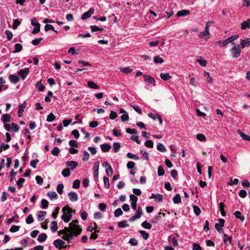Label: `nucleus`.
<instances>
[{"label":"nucleus","mask_w":250,"mask_h":250,"mask_svg":"<svg viewBox=\"0 0 250 250\" xmlns=\"http://www.w3.org/2000/svg\"><path fill=\"white\" fill-rule=\"evenodd\" d=\"M63 188L64 186L62 184H59L58 185L57 187V190L60 194H62V193Z\"/></svg>","instance_id":"48"},{"label":"nucleus","mask_w":250,"mask_h":250,"mask_svg":"<svg viewBox=\"0 0 250 250\" xmlns=\"http://www.w3.org/2000/svg\"><path fill=\"white\" fill-rule=\"evenodd\" d=\"M49 30H52L55 33H58V31L55 30L53 25L48 24H46L44 26V30L45 31H48Z\"/></svg>","instance_id":"31"},{"label":"nucleus","mask_w":250,"mask_h":250,"mask_svg":"<svg viewBox=\"0 0 250 250\" xmlns=\"http://www.w3.org/2000/svg\"><path fill=\"white\" fill-rule=\"evenodd\" d=\"M102 150L104 152H108L111 148V146L107 144H104L101 145Z\"/></svg>","instance_id":"19"},{"label":"nucleus","mask_w":250,"mask_h":250,"mask_svg":"<svg viewBox=\"0 0 250 250\" xmlns=\"http://www.w3.org/2000/svg\"><path fill=\"white\" fill-rule=\"evenodd\" d=\"M80 181L79 180H75L74 181L73 183V186L72 187L74 188H78L80 187Z\"/></svg>","instance_id":"47"},{"label":"nucleus","mask_w":250,"mask_h":250,"mask_svg":"<svg viewBox=\"0 0 250 250\" xmlns=\"http://www.w3.org/2000/svg\"><path fill=\"white\" fill-rule=\"evenodd\" d=\"M121 119L122 121L123 122H127L129 120V116L128 114L126 113L125 114H123L121 116Z\"/></svg>","instance_id":"62"},{"label":"nucleus","mask_w":250,"mask_h":250,"mask_svg":"<svg viewBox=\"0 0 250 250\" xmlns=\"http://www.w3.org/2000/svg\"><path fill=\"white\" fill-rule=\"evenodd\" d=\"M224 242L227 245H230L231 243V237L228 236V235L226 234H224Z\"/></svg>","instance_id":"22"},{"label":"nucleus","mask_w":250,"mask_h":250,"mask_svg":"<svg viewBox=\"0 0 250 250\" xmlns=\"http://www.w3.org/2000/svg\"><path fill=\"white\" fill-rule=\"evenodd\" d=\"M173 201L174 204H178L181 203V198L179 193L176 194V195L173 197Z\"/></svg>","instance_id":"29"},{"label":"nucleus","mask_w":250,"mask_h":250,"mask_svg":"<svg viewBox=\"0 0 250 250\" xmlns=\"http://www.w3.org/2000/svg\"><path fill=\"white\" fill-rule=\"evenodd\" d=\"M126 132L127 133L130 134H135L137 133V131L136 129L133 128H127L125 130Z\"/></svg>","instance_id":"59"},{"label":"nucleus","mask_w":250,"mask_h":250,"mask_svg":"<svg viewBox=\"0 0 250 250\" xmlns=\"http://www.w3.org/2000/svg\"><path fill=\"white\" fill-rule=\"evenodd\" d=\"M221 214L223 216H225L226 215V212L224 209L225 207V204L223 202H221L219 204Z\"/></svg>","instance_id":"25"},{"label":"nucleus","mask_w":250,"mask_h":250,"mask_svg":"<svg viewBox=\"0 0 250 250\" xmlns=\"http://www.w3.org/2000/svg\"><path fill=\"white\" fill-rule=\"evenodd\" d=\"M196 138L200 141H205L206 140V137L203 134H198L196 135Z\"/></svg>","instance_id":"57"},{"label":"nucleus","mask_w":250,"mask_h":250,"mask_svg":"<svg viewBox=\"0 0 250 250\" xmlns=\"http://www.w3.org/2000/svg\"><path fill=\"white\" fill-rule=\"evenodd\" d=\"M232 44L233 46L230 49V52L232 54V57L234 58L239 57L241 54V50L239 49L240 45L239 44H236L235 42H232Z\"/></svg>","instance_id":"2"},{"label":"nucleus","mask_w":250,"mask_h":250,"mask_svg":"<svg viewBox=\"0 0 250 250\" xmlns=\"http://www.w3.org/2000/svg\"><path fill=\"white\" fill-rule=\"evenodd\" d=\"M161 78L164 81H167L169 80L171 76L168 73H161L160 75Z\"/></svg>","instance_id":"24"},{"label":"nucleus","mask_w":250,"mask_h":250,"mask_svg":"<svg viewBox=\"0 0 250 250\" xmlns=\"http://www.w3.org/2000/svg\"><path fill=\"white\" fill-rule=\"evenodd\" d=\"M154 62L155 63H162L164 62V60L159 56H156L154 58Z\"/></svg>","instance_id":"39"},{"label":"nucleus","mask_w":250,"mask_h":250,"mask_svg":"<svg viewBox=\"0 0 250 250\" xmlns=\"http://www.w3.org/2000/svg\"><path fill=\"white\" fill-rule=\"evenodd\" d=\"M89 154L87 151L84 150L83 151V156L82 157V160L83 161L87 162L89 160Z\"/></svg>","instance_id":"33"},{"label":"nucleus","mask_w":250,"mask_h":250,"mask_svg":"<svg viewBox=\"0 0 250 250\" xmlns=\"http://www.w3.org/2000/svg\"><path fill=\"white\" fill-rule=\"evenodd\" d=\"M123 214L122 210L120 208L116 209L114 211V215L115 217H118Z\"/></svg>","instance_id":"45"},{"label":"nucleus","mask_w":250,"mask_h":250,"mask_svg":"<svg viewBox=\"0 0 250 250\" xmlns=\"http://www.w3.org/2000/svg\"><path fill=\"white\" fill-rule=\"evenodd\" d=\"M36 18H34L31 21V24L35 26L32 31V33L33 34H36L40 31L41 25L39 22L36 21Z\"/></svg>","instance_id":"5"},{"label":"nucleus","mask_w":250,"mask_h":250,"mask_svg":"<svg viewBox=\"0 0 250 250\" xmlns=\"http://www.w3.org/2000/svg\"><path fill=\"white\" fill-rule=\"evenodd\" d=\"M60 210V208L58 207H57L55 209V211L52 213V217L54 219H56L58 217V215L59 214Z\"/></svg>","instance_id":"56"},{"label":"nucleus","mask_w":250,"mask_h":250,"mask_svg":"<svg viewBox=\"0 0 250 250\" xmlns=\"http://www.w3.org/2000/svg\"><path fill=\"white\" fill-rule=\"evenodd\" d=\"M145 145L147 147L152 148L153 147V143L151 140H148L145 142Z\"/></svg>","instance_id":"53"},{"label":"nucleus","mask_w":250,"mask_h":250,"mask_svg":"<svg viewBox=\"0 0 250 250\" xmlns=\"http://www.w3.org/2000/svg\"><path fill=\"white\" fill-rule=\"evenodd\" d=\"M87 85L88 87L91 88H93L95 89H97L99 88V86L97 84L95 83L93 81L88 82Z\"/></svg>","instance_id":"26"},{"label":"nucleus","mask_w":250,"mask_h":250,"mask_svg":"<svg viewBox=\"0 0 250 250\" xmlns=\"http://www.w3.org/2000/svg\"><path fill=\"white\" fill-rule=\"evenodd\" d=\"M241 28L243 30H245L246 28H249L250 27V19L247 20L246 21H244L241 24Z\"/></svg>","instance_id":"15"},{"label":"nucleus","mask_w":250,"mask_h":250,"mask_svg":"<svg viewBox=\"0 0 250 250\" xmlns=\"http://www.w3.org/2000/svg\"><path fill=\"white\" fill-rule=\"evenodd\" d=\"M49 203L46 199H42L41 201V207L43 209L46 208L48 206Z\"/></svg>","instance_id":"34"},{"label":"nucleus","mask_w":250,"mask_h":250,"mask_svg":"<svg viewBox=\"0 0 250 250\" xmlns=\"http://www.w3.org/2000/svg\"><path fill=\"white\" fill-rule=\"evenodd\" d=\"M239 183L238 179L235 178L234 179H232V178L230 179L229 182L228 183L229 185H237Z\"/></svg>","instance_id":"52"},{"label":"nucleus","mask_w":250,"mask_h":250,"mask_svg":"<svg viewBox=\"0 0 250 250\" xmlns=\"http://www.w3.org/2000/svg\"><path fill=\"white\" fill-rule=\"evenodd\" d=\"M144 78L145 82L150 83L152 84L153 86H155V80L153 77L148 75H144Z\"/></svg>","instance_id":"11"},{"label":"nucleus","mask_w":250,"mask_h":250,"mask_svg":"<svg viewBox=\"0 0 250 250\" xmlns=\"http://www.w3.org/2000/svg\"><path fill=\"white\" fill-rule=\"evenodd\" d=\"M73 209L68 206H66L62 208V219L64 222L68 223L71 219Z\"/></svg>","instance_id":"1"},{"label":"nucleus","mask_w":250,"mask_h":250,"mask_svg":"<svg viewBox=\"0 0 250 250\" xmlns=\"http://www.w3.org/2000/svg\"><path fill=\"white\" fill-rule=\"evenodd\" d=\"M69 200L72 202L77 201L78 200V196L75 192H70L68 194Z\"/></svg>","instance_id":"12"},{"label":"nucleus","mask_w":250,"mask_h":250,"mask_svg":"<svg viewBox=\"0 0 250 250\" xmlns=\"http://www.w3.org/2000/svg\"><path fill=\"white\" fill-rule=\"evenodd\" d=\"M81 234V230H79L77 232H71L68 233H65L62 236V238L69 243L70 240L72 239L74 237H77Z\"/></svg>","instance_id":"3"},{"label":"nucleus","mask_w":250,"mask_h":250,"mask_svg":"<svg viewBox=\"0 0 250 250\" xmlns=\"http://www.w3.org/2000/svg\"><path fill=\"white\" fill-rule=\"evenodd\" d=\"M35 86L38 89V90L41 92L43 91L45 89V86L42 83L41 80L37 83Z\"/></svg>","instance_id":"21"},{"label":"nucleus","mask_w":250,"mask_h":250,"mask_svg":"<svg viewBox=\"0 0 250 250\" xmlns=\"http://www.w3.org/2000/svg\"><path fill=\"white\" fill-rule=\"evenodd\" d=\"M204 76L207 78L208 82V83H212V79L210 77V74L208 72L205 71L204 73Z\"/></svg>","instance_id":"43"},{"label":"nucleus","mask_w":250,"mask_h":250,"mask_svg":"<svg viewBox=\"0 0 250 250\" xmlns=\"http://www.w3.org/2000/svg\"><path fill=\"white\" fill-rule=\"evenodd\" d=\"M63 231H64L65 233H68L71 232H77V231H79V230H81V233L82 231V229L81 227L80 226H73V227H71V226H69V228L67 227H64V229H63Z\"/></svg>","instance_id":"4"},{"label":"nucleus","mask_w":250,"mask_h":250,"mask_svg":"<svg viewBox=\"0 0 250 250\" xmlns=\"http://www.w3.org/2000/svg\"><path fill=\"white\" fill-rule=\"evenodd\" d=\"M78 165V163L74 161H67L66 163V167H70V169L73 170Z\"/></svg>","instance_id":"13"},{"label":"nucleus","mask_w":250,"mask_h":250,"mask_svg":"<svg viewBox=\"0 0 250 250\" xmlns=\"http://www.w3.org/2000/svg\"><path fill=\"white\" fill-rule=\"evenodd\" d=\"M219 223L215 224V228L218 231L220 232L222 230V228L225 224V220L222 218H220L218 220Z\"/></svg>","instance_id":"8"},{"label":"nucleus","mask_w":250,"mask_h":250,"mask_svg":"<svg viewBox=\"0 0 250 250\" xmlns=\"http://www.w3.org/2000/svg\"><path fill=\"white\" fill-rule=\"evenodd\" d=\"M35 179L37 181V183L39 185H42V184L43 180V179L40 176H39V175L36 176L35 177Z\"/></svg>","instance_id":"64"},{"label":"nucleus","mask_w":250,"mask_h":250,"mask_svg":"<svg viewBox=\"0 0 250 250\" xmlns=\"http://www.w3.org/2000/svg\"><path fill=\"white\" fill-rule=\"evenodd\" d=\"M62 175L64 177H68L70 175V171L69 168H66L64 169L62 172Z\"/></svg>","instance_id":"38"},{"label":"nucleus","mask_w":250,"mask_h":250,"mask_svg":"<svg viewBox=\"0 0 250 250\" xmlns=\"http://www.w3.org/2000/svg\"><path fill=\"white\" fill-rule=\"evenodd\" d=\"M238 133L240 135L242 138L243 140H245L246 141H250V136L249 135H247L246 134L243 132L240 129L237 130Z\"/></svg>","instance_id":"16"},{"label":"nucleus","mask_w":250,"mask_h":250,"mask_svg":"<svg viewBox=\"0 0 250 250\" xmlns=\"http://www.w3.org/2000/svg\"><path fill=\"white\" fill-rule=\"evenodd\" d=\"M43 39L42 37L40 38H36L32 41V43L34 45H37Z\"/></svg>","instance_id":"54"},{"label":"nucleus","mask_w":250,"mask_h":250,"mask_svg":"<svg viewBox=\"0 0 250 250\" xmlns=\"http://www.w3.org/2000/svg\"><path fill=\"white\" fill-rule=\"evenodd\" d=\"M165 174V170L162 166H159L158 167V175L159 176L164 175Z\"/></svg>","instance_id":"50"},{"label":"nucleus","mask_w":250,"mask_h":250,"mask_svg":"<svg viewBox=\"0 0 250 250\" xmlns=\"http://www.w3.org/2000/svg\"><path fill=\"white\" fill-rule=\"evenodd\" d=\"M60 153V149L58 147H55L51 151V153L55 156H58Z\"/></svg>","instance_id":"49"},{"label":"nucleus","mask_w":250,"mask_h":250,"mask_svg":"<svg viewBox=\"0 0 250 250\" xmlns=\"http://www.w3.org/2000/svg\"><path fill=\"white\" fill-rule=\"evenodd\" d=\"M11 117L8 114H4L1 116V120L4 124L10 121Z\"/></svg>","instance_id":"20"},{"label":"nucleus","mask_w":250,"mask_h":250,"mask_svg":"<svg viewBox=\"0 0 250 250\" xmlns=\"http://www.w3.org/2000/svg\"><path fill=\"white\" fill-rule=\"evenodd\" d=\"M121 147V146L119 143H114L113 145V150L115 153H117Z\"/></svg>","instance_id":"42"},{"label":"nucleus","mask_w":250,"mask_h":250,"mask_svg":"<svg viewBox=\"0 0 250 250\" xmlns=\"http://www.w3.org/2000/svg\"><path fill=\"white\" fill-rule=\"evenodd\" d=\"M53 244L56 248L61 250L63 247V245L65 244V242L63 240L58 239L55 240Z\"/></svg>","instance_id":"10"},{"label":"nucleus","mask_w":250,"mask_h":250,"mask_svg":"<svg viewBox=\"0 0 250 250\" xmlns=\"http://www.w3.org/2000/svg\"><path fill=\"white\" fill-rule=\"evenodd\" d=\"M157 149L161 152H165L166 151V148L165 146L161 143H159L157 146Z\"/></svg>","instance_id":"44"},{"label":"nucleus","mask_w":250,"mask_h":250,"mask_svg":"<svg viewBox=\"0 0 250 250\" xmlns=\"http://www.w3.org/2000/svg\"><path fill=\"white\" fill-rule=\"evenodd\" d=\"M118 226L120 228H124L128 227L129 226V224H127V222L126 220H124L123 221L119 222L118 223Z\"/></svg>","instance_id":"37"},{"label":"nucleus","mask_w":250,"mask_h":250,"mask_svg":"<svg viewBox=\"0 0 250 250\" xmlns=\"http://www.w3.org/2000/svg\"><path fill=\"white\" fill-rule=\"evenodd\" d=\"M189 14H190L189 10L184 9V10H182L181 11H179L177 13V16L178 17L184 16L188 15Z\"/></svg>","instance_id":"18"},{"label":"nucleus","mask_w":250,"mask_h":250,"mask_svg":"<svg viewBox=\"0 0 250 250\" xmlns=\"http://www.w3.org/2000/svg\"><path fill=\"white\" fill-rule=\"evenodd\" d=\"M47 195L50 198L51 200H52L54 198L57 199L58 198V195L56 192L55 191L48 192Z\"/></svg>","instance_id":"30"},{"label":"nucleus","mask_w":250,"mask_h":250,"mask_svg":"<svg viewBox=\"0 0 250 250\" xmlns=\"http://www.w3.org/2000/svg\"><path fill=\"white\" fill-rule=\"evenodd\" d=\"M39 162V159H35L30 162V166L33 167L34 168H36L37 167V164Z\"/></svg>","instance_id":"60"},{"label":"nucleus","mask_w":250,"mask_h":250,"mask_svg":"<svg viewBox=\"0 0 250 250\" xmlns=\"http://www.w3.org/2000/svg\"><path fill=\"white\" fill-rule=\"evenodd\" d=\"M106 173L108 176H111L113 173V169L110 166L108 168H106Z\"/></svg>","instance_id":"55"},{"label":"nucleus","mask_w":250,"mask_h":250,"mask_svg":"<svg viewBox=\"0 0 250 250\" xmlns=\"http://www.w3.org/2000/svg\"><path fill=\"white\" fill-rule=\"evenodd\" d=\"M20 228V226H12L10 229V231L11 232H15L18 231Z\"/></svg>","instance_id":"58"},{"label":"nucleus","mask_w":250,"mask_h":250,"mask_svg":"<svg viewBox=\"0 0 250 250\" xmlns=\"http://www.w3.org/2000/svg\"><path fill=\"white\" fill-rule=\"evenodd\" d=\"M9 79L11 82L14 83H17L19 81V77L16 75L10 74L9 76Z\"/></svg>","instance_id":"17"},{"label":"nucleus","mask_w":250,"mask_h":250,"mask_svg":"<svg viewBox=\"0 0 250 250\" xmlns=\"http://www.w3.org/2000/svg\"><path fill=\"white\" fill-rule=\"evenodd\" d=\"M127 157L130 159H134L135 160H139V157L135 155V154H133L131 153H130V152H128L127 154Z\"/></svg>","instance_id":"61"},{"label":"nucleus","mask_w":250,"mask_h":250,"mask_svg":"<svg viewBox=\"0 0 250 250\" xmlns=\"http://www.w3.org/2000/svg\"><path fill=\"white\" fill-rule=\"evenodd\" d=\"M52 226L50 228V229L52 232H55L57 231L58 229V223L56 221H53L52 222Z\"/></svg>","instance_id":"36"},{"label":"nucleus","mask_w":250,"mask_h":250,"mask_svg":"<svg viewBox=\"0 0 250 250\" xmlns=\"http://www.w3.org/2000/svg\"><path fill=\"white\" fill-rule=\"evenodd\" d=\"M120 70L121 72L125 74H128L132 72V70L129 67H121Z\"/></svg>","instance_id":"40"},{"label":"nucleus","mask_w":250,"mask_h":250,"mask_svg":"<svg viewBox=\"0 0 250 250\" xmlns=\"http://www.w3.org/2000/svg\"><path fill=\"white\" fill-rule=\"evenodd\" d=\"M25 181V179L23 178H20L19 179L18 181L17 182V184L18 186L19 189H20L23 186V184Z\"/></svg>","instance_id":"35"},{"label":"nucleus","mask_w":250,"mask_h":250,"mask_svg":"<svg viewBox=\"0 0 250 250\" xmlns=\"http://www.w3.org/2000/svg\"><path fill=\"white\" fill-rule=\"evenodd\" d=\"M15 50L13 52L14 53L20 52L22 49V46L20 43H16L15 45Z\"/></svg>","instance_id":"27"},{"label":"nucleus","mask_w":250,"mask_h":250,"mask_svg":"<svg viewBox=\"0 0 250 250\" xmlns=\"http://www.w3.org/2000/svg\"><path fill=\"white\" fill-rule=\"evenodd\" d=\"M193 208L195 214L197 216L199 215L201 213L200 208L196 205H194L193 206Z\"/></svg>","instance_id":"51"},{"label":"nucleus","mask_w":250,"mask_h":250,"mask_svg":"<svg viewBox=\"0 0 250 250\" xmlns=\"http://www.w3.org/2000/svg\"><path fill=\"white\" fill-rule=\"evenodd\" d=\"M29 73V69L28 68H25L20 70L18 72V75L21 77L22 80H24L27 75Z\"/></svg>","instance_id":"7"},{"label":"nucleus","mask_w":250,"mask_h":250,"mask_svg":"<svg viewBox=\"0 0 250 250\" xmlns=\"http://www.w3.org/2000/svg\"><path fill=\"white\" fill-rule=\"evenodd\" d=\"M47 237V235L44 233H41L38 238V241L39 242H42L44 241Z\"/></svg>","instance_id":"23"},{"label":"nucleus","mask_w":250,"mask_h":250,"mask_svg":"<svg viewBox=\"0 0 250 250\" xmlns=\"http://www.w3.org/2000/svg\"><path fill=\"white\" fill-rule=\"evenodd\" d=\"M242 185L243 187L246 188H249L250 187V184L248 180H244L242 181Z\"/></svg>","instance_id":"63"},{"label":"nucleus","mask_w":250,"mask_h":250,"mask_svg":"<svg viewBox=\"0 0 250 250\" xmlns=\"http://www.w3.org/2000/svg\"><path fill=\"white\" fill-rule=\"evenodd\" d=\"M46 212L45 211H40L39 214L38 215V219L39 221L43 220L44 217L46 215Z\"/></svg>","instance_id":"28"},{"label":"nucleus","mask_w":250,"mask_h":250,"mask_svg":"<svg viewBox=\"0 0 250 250\" xmlns=\"http://www.w3.org/2000/svg\"><path fill=\"white\" fill-rule=\"evenodd\" d=\"M94 10L93 8H90L89 10L85 13H84L81 19L83 20H86L90 18L91 15L94 13Z\"/></svg>","instance_id":"9"},{"label":"nucleus","mask_w":250,"mask_h":250,"mask_svg":"<svg viewBox=\"0 0 250 250\" xmlns=\"http://www.w3.org/2000/svg\"><path fill=\"white\" fill-rule=\"evenodd\" d=\"M55 119V116L52 113H50L47 117L46 121L48 122H51Z\"/></svg>","instance_id":"46"},{"label":"nucleus","mask_w":250,"mask_h":250,"mask_svg":"<svg viewBox=\"0 0 250 250\" xmlns=\"http://www.w3.org/2000/svg\"><path fill=\"white\" fill-rule=\"evenodd\" d=\"M242 48L246 46L250 45V38H245L241 40L240 44H239Z\"/></svg>","instance_id":"14"},{"label":"nucleus","mask_w":250,"mask_h":250,"mask_svg":"<svg viewBox=\"0 0 250 250\" xmlns=\"http://www.w3.org/2000/svg\"><path fill=\"white\" fill-rule=\"evenodd\" d=\"M142 212H143V211H142V209L141 208L139 207L137 209V210L135 214L129 218V221L132 222V221L135 220L137 219L140 218V217L142 215Z\"/></svg>","instance_id":"6"},{"label":"nucleus","mask_w":250,"mask_h":250,"mask_svg":"<svg viewBox=\"0 0 250 250\" xmlns=\"http://www.w3.org/2000/svg\"><path fill=\"white\" fill-rule=\"evenodd\" d=\"M139 233L142 235L145 240H147L149 237V234L144 230H139Z\"/></svg>","instance_id":"41"},{"label":"nucleus","mask_w":250,"mask_h":250,"mask_svg":"<svg viewBox=\"0 0 250 250\" xmlns=\"http://www.w3.org/2000/svg\"><path fill=\"white\" fill-rule=\"evenodd\" d=\"M142 226L146 229H150L152 228V225L149 223L147 222L146 221H144L142 223Z\"/></svg>","instance_id":"32"}]
</instances>
